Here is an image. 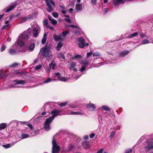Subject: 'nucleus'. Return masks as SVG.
Here are the masks:
<instances>
[{"instance_id":"nucleus-1","label":"nucleus","mask_w":153,"mask_h":153,"mask_svg":"<svg viewBox=\"0 0 153 153\" xmlns=\"http://www.w3.org/2000/svg\"><path fill=\"white\" fill-rule=\"evenodd\" d=\"M31 29L30 28H28L27 30L23 32L19 36L18 40L14 45L13 47L16 43L20 47L24 45V42L27 40H28L30 38V36H31Z\"/></svg>"},{"instance_id":"nucleus-2","label":"nucleus","mask_w":153,"mask_h":153,"mask_svg":"<svg viewBox=\"0 0 153 153\" xmlns=\"http://www.w3.org/2000/svg\"><path fill=\"white\" fill-rule=\"evenodd\" d=\"M39 54L45 56L48 60H50L53 57L50 49L46 46L41 49Z\"/></svg>"},{"instance_id":"nucleus-3","label":"nucleus","mask_w":153,"mask_h":153,"mask_svg":"<svg viewBox=\"0 0 153 153\" xmlns=\"http://www.w3.org/2000/svg\"><path fill=\"white\" fill-rule=\"evenodd\" d=\"M33 30V36L34 37H37L40 31V28L36 23L34 22L32 25Z\"/></svg>"},{"instance_id":"nucleus-4","label":"nucleus","mask_w":153,"mask_h":153,"mask_svg":"<svg viewBox=\"0 0 153 153\" xmlns=\"http://www.w3.org/2000/svg\"><path fill=\"white\" fill-rule=\"evenodd\" d=\"M46 4L48 8L47 11L49 12H51L53 10V7L55 6V4L53 0H45Z\"/></svg>"},{"instance_id":"nucleus-5","label":"nucleus","mask_w":153,"mask_h":153,"mask_svg":"<svg viewBox=\"0 0 153 153\" xmlns=\"http://www.w3.org/2000/svg\"><path fill=\"white\" fill-rule=\"evenodd\" d=\"M52 144L53 145L52 153H58L60 149V147L57 144L55 140L53 139Z\"/></svg>"},{"instance_id":"nucleus-6","label":"nucleus","mask_w":153,"mask_h":153,"mask_svg":"<svg viewBox=\"0 0 153 153\" xmlns=\"http://www.w3.org/2000/svg\"><path fill=\"white\" fill-rule=\"evenodd\" d=\"M151 149H153V139L147 140L146 146V151H149Z\"/></svg>"},{"instance_id":"nucleus-7","label":"nucleus","mask_w":153,"mask_h":153,"mask_svg":"<svg viewBox=\"0 0 153 153\" xmlns=\"http://www.w3.org/2000/svg\"><path fill=\"white\" fill-rule=\"evenodd\" d=\"M52 121L50 117L46 119L44 124V128L45 130L48 131L50 130L51 128L50 124Z\"/></svg>"},{"instance_id":"nucleus-8","label":"nucleus","mask_w":153,"mask_h":153,"mask_svg":"<svg viewBox=\"0 0 153 153\" xmlns=\"http://www.w3.org/2000/svg\"><path fill=\"white\" fill-rule=\"evenodd\" d=\"M62 111V109L60 110H54L51 112V114L53 115L52 117H49L51 118V119L53 120L54 118L58 115H61L62 114H60V113Z\"/></svg>"},{"instance_id":"nucleus-9","label":"nucleus","mask_w":153,"mask_h":153,"mask_svg":"<svg viewBox=\"0 0 153 153\" xmlns=\"http://www.w3.org/2000/svg\"><path fill=\"white\" fill-rule=\"evenodd\" d=\"M80 63L82 66L80 71L81 72L83 71L85 69V67L89 64V62L86 60H84L80 62Z\"/></svg>"},{"instance_id":"nucleus-10","label":"nucleus","mask_w":153,"mask_h":153,"mask_svg":"<svg viewBox=\"0 0 153 153\" xmlns=\"http://www.w3.org/2000/svg\"><path fill=\"white\" fill-rule=\"evenodd\" d=\"M79 45L80 48H83L85 46V41L84 39L82 37H80L79 39Z\"/></svg>"},{"instance_id":"nucleus-11","label":"nucleus","mask_w":153,"mask_h":153,"mask_svg":"<svg viewBox=\"0 0 153 153\" xmlns=\"http://www.w3.org/2000/svg\"><path fill=\"white\" fill-rule=\"evenodd\" d=\"M54 40L56 41H63L64 40L61 36V34H59L58 35L56 34H54L53 36Z\"/></svg>"},{"instance_id":"nucleus-12","label":"nucleus","mask_w":153,"mask_h":153,"mask_svg":"<svg viewBox=\"0 0 153 153\" xmlns=\"http://www.w3.org/2000/svg\"><path fill=\"white\" fill-rule=\"evenodd\" d=\"M86 107L90 111H93L96 109V107L93 103H88L86 104Z\"/></svg>"},{"instance_id":"nucleus-13","label":"nucleus","mask_w":153,"mask_h":153,"mask_svg":"<svg viewBox=\"0 0 153 153\" xmlns=\"http://www.w3.org/2000/svg\"><path fill=\"white\" fill-rule=\"evenodd\" d=\"M70 26L73 27V28H75L76 31L74 32L75 34H77L81 31V29L79 26H76L73 25H71Z\"/></svg>"},{"instance_id":"nucleus-14","label":"nucleus","mask_w":153,"mask_h":153,"mask_svg":"<svg viewBox=\"0 0 153 153\" xmlns=\"http://www.w3.org/2000/svg\"><path fill=\"white\" fill-rule=\"evenodd\" d=\"M129 53V51H125L120 52L119 54V55L120 57H124L128 55Z\"/></svg>"},{"instance_id":"nucleus-15","label":"nucleus","mask_w":153,"mask_h":153,"mask_svg":"<svg viewBox=\"0 0 153 153\" xmlns=\"http://www.w3.org/2000/svg\"><path fill=\"white\" fill-rule=\"evenodd\" d=\"M15 84L23 85L26 83L25 81L23 80H15L13 82Z\"/></svg>"},{"instance_id":"nucleus-16","label":"nucleus","mask_w":153,"mask_h":153,"mask_svg":"<svg viewBox=\"0 0 153 153\" xmlns=\"http://www.w3.org/2000/svg\"><path fill=\"white\" fill-rule=\"evenodd\" d=\"M59 8L61 10V12L62 13L64 14H65L66 13L67 11L66 10L65 7L64 5H59Z\"/></svg>"},{"instance_id":"nucleus-17","label":"nucleus","mask_w":153,"mask_h":153,"mask_svg":"<svg viewBox=\"0 0 153 153\" xmlns=\"http://www.w3.org/2000/svg\"><path fill=\"white\" fill-rule=\"evenodd\" d=\"M48 17L49 19V21H50L51 23H52L54 25H55L57 24V21L54 19H53L51 16H48Z\"/></svg>"},{"instance_id":"nucleus-18","label":"nucleus","mask_w":153,"mask_h":153,"mask_svg":"<svg viewBox=\"0 0 153 153\" xmlns=\"http://www.w3.org/2000/svg\"><path fill=\"white\" fill-rule=\"evenodd\" d=\"M139 34V31L136 32L134 33L128 35V38H132L134 37H137Z\"/></svg>"},{"instance_id":"nucleus-19","label":"nucleus","mask_w":153,"mask_h":153,"mask_svg":"<svg viewBox=\"0 0 153 153\" xmlns=\"http://www.w3.org/2000/svg\"><path fill=\"white\" fill-rule=\"evenodd\" d=\"M17 4H15L13 5H12L9 7L8 8L4 10V11L6 13L8 12H9L11 10H12L13 8H14L16 6V5Z\"/></svg>"},{"instance_id":"nucleus-20","label":"nucleus","mask_w":153,"mask_h":153,"mask_svg":"<svg viewBox=\"0 0 153 153\" xmlns=\"http://www.w3.org/2000/svg\"><path fill=\"white\" fill-rule=\"evenodd\" d=\"M56 65V64L53 63V61H52L49 64V71H50L51 68L53 70L55 69V66Z\"/></svg>"},{"instance_id":"nucleus-21","label":"nucleus","mask_w":153,"mask_h":153,"mask_svg":"<svg viewBox=\"0 0 153 153\" xmlns=\"http://www.w3.org/2000/svg\"><path fill=\"white\" fill-rule=\"evenodd\" d=\"M83 147L86 149H88L90 148L89 144L88 142H84L82 143Z\"/></svg>"},{"instance_id":"nucleus-22","label":"nucleus","mask_w":153,"mask_h":153,"mask_svg":"<svg viewBox=\"0 0 153 153\" xmlns=\"http://www.w3.org/2000/svg\"><path fill=\"white\" fill-rule=\"evenodd\" d=\"M76 63H75L74 62H71L70 63V65L69 67V68L70 70H71L76 66Z\"/></svg>"},{"instance_id":"nucleus-23","label":"nucleus","mask_w":153,"mask_h":153,"mask_svg":"<svg viewBox=\"0 0 153 153\" xmlns=\"http://www.w3.org/2000/svg\"><path fill=\"white\" fill-rule=\"evenodd\" d=\"M47 34L46 33H45L43 35V37L42 41V43L43 44H45L46 42L47 39Z\"/></svg>"},{"instance_id":"nucleus-24","label":"nucleus","mask_w":153,"mask_h":153,"mask_svg":"<svg viewBox=\"0 0 153 153\" xmlns=\"http://www.w3.org/2000/svg\"><path fill=\"white\" fill-rule=\"evenodd\" d=\"M69 33V32L68 30H65L63 32L61 36L63 38L64 40L66 37V35L68 34Z\"/></svg>"},{"instance_id":"nucleus-25","label":"nucleus","mask_w":153,"mask_h":153,"mask_svg":"<svg viewBox=\"0 0 153 153\" xmlns=\"http://www.w3.org/2000/svg\"><path fill=\"white\" fill-rule=\"evenodd\" d=\"M7 126V124L6 123H1L0 124V130H2L5 129Z\"/></svg>"},{"instance_id":"nucleus-26","label":"nucleus","mask_w":153,"mask_h":153,"mask_svg":"<svg viewBox=\"0 0 153 153\" xmlns=\"http://www.w3.org/2000/svg\"><path fill=\"white\" fill-rule=\"evenodd\" d=\"M82 9V7L81 4H76V10L77 11L81 10Z\"/></svg>"},{"instance_id":"nucleus-27","label":"nucleus","mask_w":153,"mask_h":153,"mask_svg":"<svg viewBox=\"0 0 153 153\" xmlns=\"http://www.w3.org/2000/svg\"><path fill=\"white\" fill-rule=\"evenodd\" d=\"M63 43L61 42H59L56 48L57 50L59 51L60 49L61 48L62 46Z\"/></svg>"},{"instance_id":"nucleus-28","label":"nucleus","mask_w":153,"mask_h":153,"mask_svg":"<svg viewBox=\"0 0 153 153\" xmlns=\"http://www.w3.org/2000/svg\"><path fill=\"white\" fill-rule=\"evenodd\" d=\"M9 21H6L5 22V24L6 25H4L2 28V29L3 30L5 29V28H6L7 27H9L10 24L8 23Z\"/></svg>"},{"instance_id":"nucleus-29","label":"nucleus","mask_w":153,"mask_h":153,"mask_svg":"<svg viewBox=\"0 0 153 153\" xmlns=\"http://www.w3.org/2000/svg\"><path fill=\"white\" fill-rule=\"evenodd\" d=\"M9 53L11 54L14 55L17 53V51L14 49H10L9 51Z\"/></svg>"},{"instance_id":"nucleus-30","label":"nucleus","mask_w":153,"mask_h":153,"mask_svg":"<svg viewBox=\"0 0 153 153\" xmlns=\"http://www.w3.org/2000/svg\"><path fill=\"white\" fill-rule=\"evenodd\" d=\"M29 135L27 134L22 133L21 135V138L22 139L29 137Z\"/></svg>"},{"instance_id":"nucleus-31","label":"nucleus","mask_w":153,"mask_h":153,"mask_svg":"<svg viewBox=\"0 0 153 153\" xmlns=\"http://www.w3.org/2000/svg\"><path fill=\"white\" fill-rule=\"evenodd\" d=\"M102 108L105 110L110 111V108L106 105H103L102 106Z\"/></svg>"},{"instance_id":"nucleus-32","label":"nucleus","mask_w":153,"mask_h":153,"mask_svg":"<svg viewBox=\"0 0 153 153\" xmlns=\"http://www.w3.org/2000/svg\"><path fill=\"white\" fill-rule=\"evenodd\" d=\"M5 76L6 77L7 76L4 74L2 70H1L0 71V79H1Z\"/></svg>"},{"instance_id":"nucleus-33","label":"nucleus","mask_w":153,"mask_h":153,"mask_svg":"<svg viewBox=\"0 0 153 153\" xmlns=\"http://www.w3.org/2000/svg\"><path fill=\"white\" fill-rule=\"evenodd\" d=\"M27 20H28L27 17H22L21 19V23H22L25 22Z\"/></svg>"},{"instance_id":"nucleus-34","label":"nucleus","mask_w":153,"mask_h":153,"mask_svg":"<svg viewBox=\"0 0 153 153\" xmlns=\"http://www.w3.org/2000/svg\"><path fill=\"white\" fill-rule=\"evenodd\" d=\"M74 111H71V110H68L65 112V113H64V114H68V115H70V114H72L74 115L73 114Z\"/></svg>"},{"instance_id":"nucleus-35","label":"nucleus","mask_w":153,"mask_h":153,"mask_svg":"<svg viewBox=\"0 0 153 153\" xmlns=\"http://www.w3.org/2000/svg\"><path fill=\"white\" fill-rule=\"evenodd\" d=\"M149 43V41L146 39H143L141 42V44L143 45L148 44Z\"/></svg>"},{"instance_id":"nucleus-36","label":"nucleus","mask_w":153,"mask_h":153,"mask_svg":"<svg viewBox=\"0 0 153 153\" xmlns=\"http://www.w3.org/2000/svg\"><path fill=\"white\" fill-rule=\"evenodd\" d=\"M101 56V54H100V53H99L98 52H95L94 53H93V57H94V56L100 57V56Z\"/></svg>"},{"instance_id":"nucleus-37","label":"nucleus","mask_w":153,"mask_h":153,"mask_svg":"<svg viewBox=\"0 0 153 153\" xmlns=\"http://www.w3.org/2000/svg\"><path fill=\"white\" fill-rule=\"evenodd\" d=\"M52 80L50 78H48L46 80H45L43 82V83H46L50 82H51Z\"/></svg>"},{"instance_id":"nucleus-38","label":"nucleus","mask_w":153,"mask_h":153,"mask_svg":"<svg viewBox=\"0 0 153 153\" xmlns=\"http://www.w3.org/2000/svg\"><path fill=\"white\" fill-rule=\"evenodd\" d=\"M35 47V45L34 44H32L31 45H30L29 49L30 51H32L34 49V48Z\"/></svg>"},{"instance_id":"nucleus-39","label":"nucleus","mask_w":153,"mask_h":153,"mask_svg":"<svg viewBox=\"0 0 153 153\" xmlns=\"http://www.w3.org/2000/svg\"><path fill=\"white\" fill-rule=\"evenodd\" d=\"M34 14H30L28 15L27 17V18L28 20L30 19L33 18V17L34 16Z\"/></svg>"},{"instance_id":"nucleus-40","label":"nucleus","mask_w":153,"mask_h":153,"mask_svg":"<svg viewBox=\"0 0 153 153\" xmlns=\"http://www.w3.org/2000/svg\"><path fill=\"white\" fill-rule=\"evenodd\" d=\"M58 57L60 59H64L65 57L62 53H60L58 55Z\"/></svg>"},{"instance_id":"nucleus-41","label":"nucleus","mask_w":153,"mask_h":153,"mask_svg":"<svg viewBox=\"0 0 153 153\" xmlns=\"http://www.w3.org/2000/svg\"><path fill=\"white\" fill-rule=\"evenodd\" d=\"M132 149H126L125 152V153H132Z\"/></svg>"},{"instance_id":"nucleus-42","label":"nucleus","mask_w":153,"mask_h":153,"mask_svg":"<svg viewBox=\"0 0 153 153\" xmlns=\"http://www.w3.org/2000/svg\"><path fill=\"white\" fill-rule=\"evenodd\" d=\"M68 79V78H65L64 77H63L62 78H60L59 79V80L62 81H67Z\"/></svg>"},{"instance_id":"nucleus-43","label":"nucleus","mask_w":153,"mask_h":153,"mask_svg":"<svg viewBox=\"0 0 153 153\" xmlns=\"http://www.w3.org/2000/svg\"><path fill=\"white\" fill-rule=\"evenodd\" d=\"M53 16L55 18H57L58 17L59 15L57 13L53 12L52 13Z\"/></svg>"},{"instance_id":"nucleus-44","label":"nucleus","mask_w":153,"mask_h":153,"mask_svg":"<svg viewBox=\"0 0 153 153\" xmlns=\"http://www.w3.org/2000/svg\"><path fill=\"white\" fill-rule=\"evenodd\" d=\"M74 115H82L83 113L81 112H73Z\"/></svg>"},{"instance_id":"nucleus-45","label":"nucleus","mask_w":153,"mask_h":153,"mask_svg":"<svg viewBox=\"0 0 153 153\" xmlns=\"http://www.w3.org/2000/svg\"><path fill=\"white\" fill-rule=\"evenodd\" d=\"M82 57V56L80 55H75L74 57L72 58V59H74V58H81Z\"/></svg>"},{"instance_id":"nucleus-46","label":"nucleus","mask_w":153,"mask_h":153,"mask_svg":"<svg viewBox=\"0 0 153 153\" xmlns=\"http://www.w3.org/2000/svg\"><path fill=\"white\" fill-rule=\"evenodd\" d=\"M116 133V132L115 131H112L111 133V135L110 136V138H113Z\"/></svg>"},{"instance_id":"nucleus-47","label":"nucleus","mask_w":153,"mask_h":153,"mask_svg":"<svg viewBox=\"0 0 153 153\" xmlns=\"http://www.w3.org/2000/svg\"><path fill=\"white\" fill-rule=\"evenodd\" d=\"M140 36V38H143V37L145 36V35L144 34H143L140 33L139 31V35Z\"/></svg>"},{"instance_id":"nucleus-48","label":"nucleus","mask_w":153,"mask_h":153,"mask_svg":"<svg viewBox=\"0 0 153 153\" xmlns=\"http://www.w3.org/2000/svg\"><path fill=\"white\" fill-rule=\"evenodd\" d=\"M67 103V102H64L62 103H60L59 105L60 106V107H61L62 106H64Z\"/></svg>"},{"instance_id":"nucleus-49","label":"nucleus","mask_w":153,"mask_h":153,"mask_svg":"<svg viewBox=\"0 0 153 153\" xmlns=\"http://www.w3.org/2000/svg\"><path fill=\"white\" fill-rule=\"evenodd\" d=\"M42 67V65H39L36 66L35 69L36 70H39Z\"/></svg>"},{"instance_id":"nucleus-50","label":"nucleus","mask_w":153,"mask_h":153,"mask_svg":"<svg viewBox=\"0 0 153 153\" xmlns=\"http://www.w3.org/2000/svg\"><path fill=\"white\" fill-rule=\"evenodd\" d=\"M3 146L6 149L8 148L11 146V145L10 144H8L6 145H3Z\"/></svg>"},{"instance_id":"nucleus-51","label":"nucleus","mask_w":153,"mask_h":153,"mask_svg":"<svg viewBox=\"0 0 153 153\" xmlns=\"http://www.w3.org/2000/svg\"><path fill=\"white\" fill-rule=\"evenodd\" d=\"M43 24L44 25H45L47 27V26L48 25V21L47 20L45 19L43 21Z\"/></svg>"},{"instance_id":"nucleus-52","label":"nucleus","mask_w":153,"mask_h":153,"mask_svg":"<svg viewBox=\"0 0 153 153\" xmlns=\"http://www.w3.org/2000/svg\"><path fill=\"white\" fill-rule=\"evenodd\" d=\"M27 50V48H24V49H22L21 50H19V52H26Z\"/></svg>"},{"instance_id":"nucleus-53","label":"nucleus","mask_w":153,"mask_h":153,"mask_svg":"<svg viewBox=\"0 0 153 153\" xmlns=\"http://www.w3.org/2000/svg\"><path fill=\"white\" fill-rule=\"evenodd\" d=\"M6 46H4V45H3L1 46V52L3 51L6 48Z\"/></svg>"},{"instance_id":"nucleus-54","label":"nucleus","mask_w":153,"mask_h":153,"mask_svg":"<svg viewBox=\"0 0 153 153\" xmlns=\"http://www.w3.org/2000/svg\"><path fill=\"white\" fill-rule=\"evenodd\" d=\"M65 20L67 23H70L71 22V21L70 19L69 18H65Z\"/></svg>"},{"instance_id":"nucleus-55","label":"nucleus","mask_w":153,"mask_h":153,"mask_svg":"<svg viewBox=\"0 0 153 153\" xmlns=\"http://www.w3.org/2000/svg\"><path fill=\"white\" fill-rule=\"evenodd\" d=\"M92 54V52L91 51L88 53L87 54V57L88 58L91 56Z\"/></svg>"},{"instance_id":"nucleus-56","label":"nucleus","mask_w":153,"mask_h":153,"mask_svg":"<svg viewBox=\"0 0 153 153\" xmlns=\"http://www.w3.org/2000/svg\"><path fill=\"white\" fill-rule=\"evenodd\" d=\"M18 64L17 63H14L10 65V67H15L17 66Z\"/></svg>"},{"instance_id":"nucleus-57","label":"nucleus","mask_w":153,"mask_h":153,"mask_svg":"<svg viewBox=\"0 0 153 153\" xmlns=\"http://www.w3.org/2000/svg\"><path fill=\"white\" fill-rule=\"evenodd\" d=\"M69 107L73 109V108H75L77 107V106H76V105H70V106Z\"/></svg>"},{"instance_id":"nucleus-58","label":"nucleus","mask_w":153,"mask_h":153,"mask_svg":"<svg viewBox=\"0 0 153 153\" xmlns=\"http://www.w3.org/2000/svg\"><path fill=\"white\" fill-rule=\"evenodd\" d=\"M27 126L29 127L30 128V129L31 130H33V126H32V125H31V124H27Z\"/></svg>"},{"instance_id":"nucleus-59","label":"nucleus","mask_w":153,"mask_h":153,"mask_svg":"<svg viewBox=\"0 0 153 153\" xmlns=\"http://www.w3.org/2000/svg\"><path fill=\"white\" fill-rule=\"evenodd\" d=\"M55 76H57V78L59 79L60 77V74L59 73L55 74Z\"/></svg>"},{"instance_id":"nucleus-60","label":"nucleus","mask_w":153,"mask_h":153,"mask_svg":"<svg viewBox=\"0 0 153 153\" xmlns=\"http://www.w3.org/2000/svg\"><path fill=\"white\" fill-rule=\"evenodd\" d=\"M103 149H100L97 152V153H102L103 151Z\"/></svg>"},{"instance_id":"nucleus-61","label":"nucleus","mask_w":153,"mask_h":153,"mask_svg":"<svg viewBox=\"0 0 153 153\" xmlns=\"http://www.w3.org/2000/svg\"><path fill=\"white\" fill-rule=\"evenodd\" d=\"M95 136V134L94 133H93L91 134L90 135V138H92L94 137Z\"/></svg>"},{"instance_id":"nucleus-62","label":"nucleus","mask_w":153,"mask_h":153,"mask_svg":"<svg viewBox=\"0 0 153 153\" xmlns=\"http://www.w3.org/2000/svg\"><path fill=\"white\" fill-rule=\"evenodd\" d=\"M47 27L49 28L51 30H52L53 29V27L52 26H50L49 25H48V26H47Z\"/></svg>"},{"instance_id":"nucleus-63","label":"nucleus","mask_w":153,"mask_h":153,"mask_svg":"<svg viewBox=\"0 0 153 153\" xmlns=\"http://www.w3.org/2000/svg\"><path fill=\"white\" fill-rule=\"evenodd\" d=\"M91 3L93 4H94L96 3V0H91Z\"/></svg>"},{"instance_id":"nucleus-64","label":"nucleus","mask_w":153,"mask_h":153,"mask_svg":"<svg viewBox=\"0 0 153 153\" xmlns=\"http://www.w3.org/2000/svg\"><path fill=\"white\" fill-rule=\"evenodd\" d=\"M73 9L72 8H71L69 10V12L70 13H71L73 11Z\"/></svg>"}]
</instances>
